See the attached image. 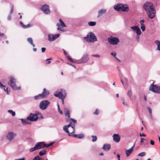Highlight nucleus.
<instances>
[{
    "mask_svg": "<svg viewBox=\"0 0 160 160\" xmlns=\"http://www.w3.org/2000/svg\"><path fill=\"white\" fill-rule=\"evenodd\" d=\"M117 156L118 159V160H120V156L119 154H118L117 155Z\"/></svg>",
    "mask_w": 160,
    "mask_h": 160,
    "instance_id": "59",
    "label": "nucleus"
},
{
    "mask_svg": "<svg viewBox=\"0 0 160 160\" xmlns=\"http://www.w3.org/2000/svg\"><path fill=\"white\" fill-rule=\"evenodd\" d=\"M110 148L111 145L110 144H105L103 145L102 149L104 151H108L110 149Z\"/></svg>",
    "mask_w": 160,
    "mask_h": 160,
    "instance_id": "21",
    "label": "nucleus"
},
{
    "mask_svg": "<svg viewBox=\"0 0 160 160\" xmlns=\"http://www.w3.org/2000/svg\"><path fill=\"white\" fill-rule=\"evenodd\" d=\"M136 39L137 40L138 42H139V37L137 35L136 36Z\"/></svg>",
    "mask_w": 160,
    "mask_h": 160,
    "instance_id": "53",
    "label": "nucleus"
},
{
    "mask_svg": "<svg viewBox=\"0 0 160 160\" xmlns=\"http://www.w3.org/2000/svg\"><path fill=\"white\" fill-rule=\"evenodd\" d=\"M153 82L152 84L149 88V90L151 91L152 92L156 93H160V86H158L157 85H154L153 84Z\"/></svg>",
    "mask_w": 160,
    "mask_h": 160,
    "instance_id": "7",
    "label": "nucleus"
},
{
    "mask_svg": "<svg viewBox=\"0 0 160 160\" xmlns=\"http://www.w3.org/2000/svg\"><path fill=\"white\" fill-rule=\"evenodd\" d=\"M84 39L88 42H93L97 41L95 35L92 32L89 33L86 37H84Z\"/></svg>",
    "mask_w": 160,
    "mask_h": 160,
    "instance_id": "6",
    "label": "nucleus"
},
{
    "mask_svg": "<svg viewBox=\"0 0 160 160\" xmlns=\"http://www.w3.org/2000/svg\"><path fill=\"white\" fill-rule=\"evenodd\" d=\"M20 25L23 28H30V27H32V25L29 24H28L26 25H25L21 22H20Z\"/></svg>",
    "mask_w": 160,
    "mask_h": 160,
    "instance_id": "24",
    "label": "nucleus"
},
{
    "mask_svg": "<svg viewBox=\"0 0 160 160\" xmlns=\"http://www.w3.org/2000/svg\"><path fill=\"white\" fill-rule=\"evenodd\" d=\"M73 62L79 64V63H81V61L80 59L78 60H75L74 61L73 60Z\"/></svg>",
    "mask_w": 160,
    "mask_h": 160,
    "instance_id": "42",
    "label": "nucleus"
},
{
    "mask_svg": "<svg viewBox=\"0 0 160 160\" xmlns=\"http://www.w3.org/2000/svg\"><path fill=\"white\" fill-rule=\"evenodd\" d=\"M8 112L11 114L12 116H14L15 115V112L12 110H8Z\"/></svg>",
    "mask_w": 160,
    "mask_h": 160,
    "instance_id": "30",
    "label": "nucleus"
},
{
    "mask_svg": "<svg viewBox=\"0 0 160 160\" xmlns=\"http://www.w3.org/2000/svg\"><path fill=\"white\" fill-rule=\"evenodd\" d=\"M99 155L100 156H103V153H100L99 154Z\"/></svg>",
    "mask_w": 160,
    "mask_h": 160,
    "instance_id": "64",
    "label": "nucleus"
},
{
    "mask_svg": "<svg viewBox=\"0 0 160 160\" xmlns=\"http://www.w3.org/2000/svg\"><path fill=\"white\" fill-rule=\"evenodd\" d=\"M88 24L90 26H94L96 24V22H88Z\"/></svg>",
    "mask_w": 160,
    "mask_h": 160,
    "instance_id": "33",
    "label": "nucleus"
},
{
    "mask_svg": "<svg viewBox=\"0 0 160 160\" xmlns=\"http://www.w3.org/2000/svg\"><path fill=\"white\" fill-rule=\"evenodd\" d=\"M36 113L37 115V117H38V118L40 117L41 118H43L40 112H36Z\"/></svg>",
    "mask_w": 160,
    "mask_h": 160,
    "instance_id": "36",
    "label": "nucleus"
},
{
    "mask_svg": "<svg viewBox=\"0 0 160 160\" xmlns=\"http://www.w3.org/2000/svg\"><path fill=\"white\" fill-rule=\"evenodd\" d=\"M27 119L31 122L37 121L38 119V117H37L36 112L35 113H30V115L27 117Z\"/></svg>",
    "mask_w": 160,
    "mask_h": 160,
    "instance_id": "11",
    "label": "nucleus"
},
{
    "mask_svg": "<svg viewBox=\"0 0 160 160\" xmlns=\"http://www.w3.org/2000/svg\"><path fill=\"white\" fill-rule=\"evenodd\" d=\"M46 152L47 151L45 149H42L39 152V155L40 156H42L43 155L45 154Z\"/></svg>",
    "mask_w": 160,
    "mask_h": 160,
    "instance_id": "29",
    "label": "nucleus"
},
{
    "mask_svg": "<svg viewBox=\"0 0 160 160\" xmlns=\"http://www.w3.org/2000/svg\"><path fill=\"white\" fill-rule=\"evenodd\" d=\"M67 58L68 59L70 60L71 62H73V60L71 57L69 56H67Z\"/></svg>",
    "mask_w": 160,
    "mask_h": 160,
    "instance_id": "41",
    "label": "nucleus"
},
{
    "mask_svg": "<svg viewBox=\"0 0 160 160\" xmlns=\"http://www.w3.org/2000/svg\"><path fill=\"white\" fill-rule=\"evenodd\" d=\"M59 36V34H57L55 35L49 34L48 36V40L50 42H52L58 38Z\"/></svg>",
    "mask_w": 160,
    "mask_h": 160,
    "instance_id": "12",
    "label": "nucleus"
},
{
    "mask_svg": "<svg viewBox=\"0 0 160 160\" xmlns=\"http://www.w3.org/2000/svg\"><path fill=\"white\" fill-rule=\"evenodd\" d=\"M91 137L92 138V142H95L97 140V137L95 136H92Z\"/></svg>",
    "mask_w": 160,
    "mask_h": 160,
    "instance_id": "37",
    "label": "nucleus"
},
{
    "mask_svg": "<svg viewBox=\"0 0 160 160\" xmlns=\"http://www.w3.org/2000/svg\"><path fill=\"white\" fill-rule=\"evenodd\" d=\"M144 99L145 101H147V97L145 96H144Z\"/></svg>",
    "mask_w": 160,
    "mask_h": 160,
    "instance_id": "63",
    "label": "nucleus"
},
{
    "mask_svg": "<svg viewBox=\"0 0 160 160\" xmlns=\"http://www.w3.org/2000/svg\"><path fill=\"white\" fill-rule=\"evenodd\" d=\"M140 136L141 137H145L146 135L144 134H141L140 133Z\"/></svg>",
    "mask_w": 160,
    "mask_h": 160,
    "instance_id": "55",
    "label": "nucleus"
},
{
    "mask_svg": "<svg viewBox=\"0 0 160 160\" xmlns=\"http://www.w3.org/2000/svg\"><path fill=\"white\" fill-rule=\"evenodd\" d=\"M45 145H46L44 142H39L36 143L34 147L31 148L29 150V151L31 152H32L34 151L43 148H45Z\"/></svg>",
    "mask_w": 160,
    "mask_h": 160,
    "instance_id": "5",
    "label": "nucleus"
},
{
    "mask_svg": "<svg viewBox=\"0 0 160 160\" xmlns=\"http://www.w3.org/2000/svg\"><path fill=\"white\" fill-rule=\"evenodd\" d=\"M113 141L116 142H119L120 140V138L118 134H114L113 135Z\"/></svg>",
    "mask_w": 160,
    "mask_h": 160,
    "instance_id": "18",
    "label": "nucleus"
},
{
    "mask_svg": "<svg viewBox=\"0 0 160 160\" xmlns=\"http://www.w3.org/2000/svg\"><path fill=\"white\" fill-rule=\"evenodd\" d=\"M49 8V7L48 5L45 4L42 7L41 10L44 13L48 14L50 13V11Z\"/></svg>",
    "mask_w": 160,
    "mask_h": 160,
    "instance_id": "14",
    "label": "nucleus"
},
{
    "mask_svg": "<svg viewBox=\"0 0 160 160\" xmlns=\"http://www.w3.org/2000/svg\"><path fill=\"white\" fill-rule=\"evenodd\" d=\"M49 94V92L45 88H44L43 91L41 93L42 98L48 96Z\"/></svg>",
    "mask_w": 160,
    "mask_h": 160,
    "instance_id": "20",
    "label": "nucleus"
},
{
    "mask_svg": "<svg viewBox=\"0 0 160 160\" xmlns=\"http://www.w3.org/2000/svg\"><path fill=\"white\" fill-rule=\"evenodd\" d=\"M122 4L118 3L115 5L114 6V9L117 11H120Z\"/></svg>",
    "mask_w": 160,
    "mask_h": 160,
    "instance_id": "19",
    "label": "nucleus"
},
{
    "mask_svg": "<svg viewBox=\"0 0 160 160\" xmlns=\"http://www.w3.org/2000/svg\"><path fill=\"white\" fill-rule=\"evenodd\" d=\"M46 48H41L42 52H44L46 50Z\"/></svg>",
    "mask_w": 160,
    "mask_h": 160,
    "instance_id": "54",
    "label": "nucleus"
},
{
    "mask_svg": "<svg viewBox=\"0 0 160 160\" xmlns=\"http://www.w3.org/2000/svg\"><path fill=\"white\" fill-rule=\"evenodd\" d=\"M108 40L111 44L117 45L119 40L118 38L110 36L108 38Z\"/></svg>",
    "mask_w": 160,
    "mask_h": 160,
    "instance_id": "9",
    "label": "nucleus"
},
{
    "mask_svg": "<svg viewBox=\"0 0 160 160\" xmlns=\"http://www.w3.org/2000/svg\"><path fill=\"white\" fill-rule=\"evenodd\" d=\"M8 20H10L11 19V15H9L8 17Z\"/></svg>",
    "mask_w": 160,
    "mask_h": 160,
    "instance_id": "58",
    "label": "nucleus"
},
{
    "mask_svg": "<svg viewBox=\"0 0 160 160\" xmlns=\"http://www.w3.org/2000/svg\"><path fill=\"white\" fill-rule=\"evenodd\" d=\"M143 8L146 11L148 17L150 19L154 18L156 15V11L153 4L147 2L143 5Z\"/></svg>",
    "mask_w": 160,
    "mask_h": 160,
    "instance_id": "2",
    "label": "nucleus"
},
{
    "mask_svg": "<svg viewBox=\"0 0 160 160\" xmlns=\"http://www.w3.org/2000/svg\"><path fill=\"white\" fill-rule=\"evenodd\" d=\"M27 41L28 42L32 45L33 47H35V45L33 43V40L32 38H27Z\"/></svg>",
    "mask_w": 160,
    "mask_h": 160,
    "instance_id": "27",
    "label": "nucleus"
},
{
    "mask_svg": "<svg viewBox=\"0 0 160 160\" xmlns=\"http://www.w3.org/2000/svg\"><path fill=\"white\" fill-rule=\"evenodd\" d=\"M127 95L129 97L131 98L132 95V92L131 90H130L128 91Z\"/></svg>",
    "mask_w": 160,
    "mask_h": 160,
    "instance_id": "38",
    "label": "nucleus"
},
{
    "mask_svg": "<svg viewBox=\"0 0 160 160\" xmlns=\"http://www.w3.org/2000/svg\"><path fill=\"white\" fill-rule=\"evenodd\" d=\"M58 112H59V113L60 114H62V112L60 110V107H59V105L58 104Z\"/></svg>",
    "mask_w": 160,
    "mask_h": 160,
    "instance_id": "45",
    "label": "nucleus"
},
{
    "mask_svg": "<svg viewBox=\"0 0 160 160\" xmlns=\"http://www.w3.org/2000/svg\"><path fill=\"white\" fill-rule=\"evenodd\" d=\"M89 58H88V55L86 54H84L80 59L81 63H85L88 61Z\"/></svg>",
    "mask_w": 160,
    "mask_h": 160,
    "instance_id": "16",
    "label": "nucleus"
},
{
    "mask_svg": "<svg viewBox=\"0 0 160 160\" xmlns=\"http://www.w3.org/2000/svg\"><path fill=\"white\" fill-rule=\"evenodd\" d=\"M133 151V150L132 149V148H130L129 149L126 150L125 151V153L126 154V156L127 157H129L130 155L131 154V153Z\"/></svg>",
    "mask_w": 160,
    "mask_h": 160,
    "instance_id": "23",
    "label": "nucleus"
},
{
    "mask_svg": "<svg viewBox=\"0 0 160 160\" xmlns=\"http://www.w3.org/2000/svg\"><path fill=\"white\" fill-rule=\"evenodd\" d=\"M106 11V9H102L99 10L98 12L99 14L98 17L102 16V14L105 13Z\"/></svg>",
    "mask_w": 160,
    "mask_h": 160,
    "instance_id": "26",
    "label": "nucleus"
},
{
    "mask_svg": "<svg viewBox=\"0 0 160 160\" xmlns=\"http://www.w3.org/2000/svg\"><path fill=\"white\" fill-rule=\"evenodd\" d=\"M50 103V102L47 100L42 101L40 103L39 107L42 110H44L47 108Z\"/></svg>",
    "mask_w": 160,
    "mask_h": 160,
    "instance_id": "8",
    "label": "nucleus"
},
{
    "mask_svg": "<svg viewBox=\"0 0 160 160\" xmlns=\"http://www.w3.org/2000/svg\"><path fill=\"white\" fill-rule=\"evenodd\" d=\"M33 160H42V159L39 156L37 155L33 158Z\"/></svg>",
    "mask_w": 160,
    "mask_h": 160,
    "instance_id": "34",
    "label": "nucleus"
},
{
    "mask_svg": "<svg viewBox=\"0 0 160 160\" xmlns=\"http://www.w3.org/2000/svg\"><path fill=\"white\" fill-rule=\"evenodd\" d=\"M10 81L8 82V84L14 90H18L21 88L20 87H17L16 84V80L13 77H9Z\"/></svg>",
    "mask_w": 160,
    "mask_h": 160,
    "instance_id": "4",
    "label": "nucleus"
},
{
    "mask_svg": "<svg viewBox=\"0 0 160 160\" xmlns=\"http://www.w3.org/2000/svg\"><path fill=\"white\" fill-rule=\"evenodd\" d=\"M129 10L127 4H122L120 11L123 12H128Z\"/></svg>",
    "mask_w": 160,
    "mask_h": 160,
    "instance_id": "15",
    "label": "nucleus"
},
{
    "mask_svg": "<svg viewBox=\"0 0 160 160\" xmlns=\"http://www.w3.org/2000/svg\"><path fill=\"white\" fill-rule=\"evenodd\" d=\"M145 22V21L144 19L140 20L139 22L141 25L140 28L142 29V32L145 31L146 28L144 23Z\"/></svg>",
    "mask_w": 160,
    "mask_h": 160,
    "instance_id": "17",
    "label": "nucleus"
},
{
    "mask_svg": "<svg viewBox=\"0 0 160 160\" xmlns=\"http://www.w3.org/2000/svg\"><path fill=\"white\" fill-rule=\"evenodd\" d=\"M54 143V142H51V143H50L48 144H46V145H45V148H48L49 146H52L53 144Z\"/></svg>",
    "mask_w": 160,
    "mask_h": 160,
    "instance_id": "39",
    "label": "nucleus"
},
{
    "mask_svg": "<svg viewBox=\"0 0 160 160\" xmlns=\"http://www.w3.org/2000/svg\"><path fill=\"white\" fill-rule=\"evenodd\" d=\"M67 130L69 131L70 132V131H72V126H70L69 128H68Z\"/></svg>",
    "mask_w": 160,
    "mask_h": 160,
    "instance_id": "51",
    "label": "nucleus"
},
{
    "mask_svg": "<svg viewBox=\"0 0 160 160\" xmlns=\"http://www.w3.org/2000/svg\"><path fill=\"white\" fill-rule=\"evenodd\" d=\"M130 28L133 31L136 32L137 35L139 36L141 34V30L138 26L132 27Z\"/></svg>",
    "mask_w": 160,
    "mask_h": 160,
    "instance_id": "13",
    "label": "nucleus"
},
{
    "mask_svg": "<svg viewBox=\"0 0 160 160\" xmlns=\"http://www.w3.org/2000/svg\"><path fill=\"white\" fill-rule=\"evenodd\" d=\"M3 89L8 94H9V92L8 91V88H5V87H4Z\"/></svg>",
    "mask_w": 160,
    "mask_h": 160,
    "instance_id": "44",
    "label": "nucleus"
},
{
    "mask_svg": "<svg viewBox=\"0 0 160 160\" xmlns=\"http://www.w3.org/2000/svg\"><path fill=\"white\" fill-rule=\"evenodd\" d=\"M17 135V134L14 132H9L6 135V138L9 141H12Z\"/></svg>",
    "mask_w": 160,
    "mask_h": 160,
    "instance_id": "10",
    "label": "nucleus"
},
{
    "mask_svg": "<svg viewBox=\"0 0 160 160\" xmlns=\"http://www.w3.org/2000/svg\"><path fill=\"white\" fill-rule=\"evenodd\" d=\"M54 95L56 97H58V98L61 99L62 102H63L66 97V93L65 90L61 89L59 92H55L54 93Z\"/></svg>",
    "mask_w": 160,
    "mask_h": 160,
    "instance_id": "3",
    "label": "nucleus"
},
{
    "mask_svg": "<svg viewBox=\"0 0 160 160\" xmlns=\"http://www.w3.org/2000/svg\"><path fill=\"white\" fill-rule=\"evenodd\" d=\"M122 101H123L122 103L125 106H128L127 103V102H125L124 101V100L123 99H122Z\"/></svg>",
    "mask_w": 160,
    "mask_h": 160,
    "instance_id": "46",
    "label": "nucleus"
},
{
    "mask_svg": "<svg viewBox=\"0 0 160 160\" xmlns=\"http://www.w3.org/2000/svg\"><path fill=\"white\" fill-rule=\"evenodd\" d=\"M5 86L3 85L1 82H0V88H3Z\"/></svg>",
    "mask_w": 160,
    "mask_h": 160,
    "instance_id": "52",
    "label": "nucleus"
},
{
    "mask_svg": "<svg viewBox=\"0 0 160 160\" xmlns=\"http://www.w3.org/2000/svg\"><path fill=\"white\" fill-rule=\"evenodd\" d=\"M57 25L58 26L57 29L58 30L61 31H63V30L61 27V26L59 23H57Z\"/></svg>",
    "mask_w": 160,
    "mask_h": 160,
    "instance_id": "31",
    "label": "nucleus"
},
{
    "mask_svg": "<svg viewBox=\"0 0 160 160\" xmlns=\"http://www.w3.org/2000/svg\"><path fill=\"white\" fill-rule=\"evenodd\" d=\"M154 43L157 46L156 50H157L160 51V41L158 40H156L154 41Z\"/></svg>",
    "mask_w": 160,
    "mask_h": 160,
    "instance_id": "25",
    "label": "nucleus"
},
{
    "mask_svg": "<svg viewBox=\"0 0 160 160\" xmlns=\"http://www.w3.org/2000/svg\"><path fill=\"white\" fill-rule=\"evenodd\" d=\"M115 58L116 59V60L118 61L119 62H120V60H119L116 57H115Z\"/></svg>",
    "mask_w": 160,
    "mask_h": 160,
    "instance_id": "62",
    "label": "nucleus"
},
{
    "mask_svg": "<svg viewBox=\"0 0 160 160\" xmlns=\"http://www.w3.org/2000/svg\"><path fill=\"white\" fill-rule=\"evenodd\" d=\"M145 152H142L139 153L138 154V156H141V157H143V156H145Z\"/></svg>",
    "mask_w": 160,
    "mask_h": 160,
    "instance_id": "40",
    "label": "nucleus"
},
{
    "mask_svg": "<svg viewBox=\"0 0 160 160\" xmlns=\"http://www.w3.org/2000/svg\"><path fill=\"white\" fill-rule=\"evenodd\" d=\"M65 110L66 111L65 113V115L66 116H68V118L70 117L69 111L68 109L67 108H65Z\"/></svg>",
    "mask_w": 160,
    "mask_h": 160,
    "instance_id": "28",
    "label": "nucleus"
},
{
    "mask_svg": "<svg viewBox=\"0 0 160 160\" xmlns=\"http://www.w3.org/2000/svg\"><path fill=\"white\" fill-rule=\"evenodd\" d=\"M140 139H141L140 142L141 143H142L143 142L144 140H145V139L142 138H141Z\"/></svg>",
    "mask_w": 160,
    "mask_h": 160,
    "instance_id": "57",
    "label": "nucleus"
},
{
    "mask_svg": "<svg viewBox=\"0 0 160 160\" xmlns=\"http://www.w3.org/2000/svg\"><path fill=\"white\" fill-rule=\"evenodd\" d=\"M18 160H25V158H19L18 159H17Z\"/></svg>",
    "mask_w": 160,
    "mask_h": 160,
    "instance_id": "60",
    "label": "nucleus"
},
{
    "mask_svg": "<svg viewBox=\"0 0 160 160\" xmlns=\"http://www.w3.org/2000/svg\"><path fill=\"white\" fill-rule=\"evenodd\" d=\"M76 122V120L70 118V123L67 125L64 126L63 129L66 133L68 134L69 136L81 139L84 137V135L83 134L79 135L73 134L75 131V124Z\"/></svg>",
    "mask_w": 160,
    "mask_h": 160,
    "instance_id": "1",
    "label": "nucleus"
},
{
    "mask_svg": "<svg viewBox=\"0 0 160 160\" xmlns=\"http://www.w3.org/2000/svg\"><path fill=\"white\" fill-rule=\"evenodd\" d=\"M150 144L152 145H154V142L152 140H151L150 141Z\"/></svg>",
    "mask_w": 160,
    "mask_h": 160,
    "instance_id": "56",
    "label": "nucleus"
},
{
    "mask_svg": "<svg viewBox=\"0 0 160 160\" xmlns=\"http://www.w3.org/2000/svg\"><path fill=\"white\" fill-rule=\"evenodd\" d=\"M59 21L60 24V25L63 27H66V25L64 22L62 21L61 19H59Z\"/></svg>",
    "mask_w": 160,
    "mask_h": 160,
    "instance_id": "32",
    "label": "nucleus"
},
{
    "mask_svg": "<svg viewBox=\"0 0 160 160\" xmlns=\"http://www.w3.org/2000/svg\"><path fill=\"white\" fill-rule=\"evenodd\" d=\"M148 111H149V113H150V116L152 117V110H151V108L150 107H148Z\"/></svg>",
    "mask_w": 160,
    "mask_h": 160,
    "instance_id": "43",
    "label": "nucleus"
},
{
    "mask_svg": "<svg viewBox=\"0 0 160 160\" xmlns=\"http://www.w3.org/2000/svg\"><path fill=\"white\" fill-rule=\"evenodd\" d=\"M111 54L115 58V57H116V53L114 52H112L111 53Z\"/></svg>",
    "mask_w": 160,
    "mask_h": 160,
    "instance_id": "50",
    "label": "nucleus"
},
{
    "mask_svg": "<svg viewBox=\"0 0 160 160\" xmlns=\"http://www.w3.org/2000/svg\"><path fill=\"white\" fill-rule=\"evenodd\" d=\"M40 98H42L41 94H39L37 96H35L34 97V98L36 100L39 99Z\"/></svg>",
    "mask_w": 160,
    "mask_h": 160,
    "instance_id": "35",
    "label": "nucleus"
},
{
    "mask_svg": "<svg viewBox=\"0 0 160 160\" xmlns=\"http://www.w3.org/2000/svg\"><path fill=\"white\" fill-rule=\"evenodd\" d=\"M21 120L23 125H25L28 124H30L31 123L28 121L29 120L27 118L25 119H21Z\"/></svg>",
    "mask_w": 160,
    "mask_h": 160,
    "instance_id": "22",
    "label": "nucleus"
},
{
    "mask_svg": "<svg viewBox=\"0 0 160 160\" xmlns=\"http://www.w3.org/2000/svg\"><path fill=\"white\" fill-rule=\"evenodd\" d=\"M94 114L95 115H98L99 114L98 110V109H97L95 112H94Z\"/></svg>",
    "mask_w": 160,
    "mask_h": 160,
    "instance_id": "49",
    "label": "nucleus"
},
{
    "mask_svg": "<svg viewBox=\"0 0 160 160\" xmlns=\"http://www.w3.org/2000/svg\"><path fill=\"white\" fill-rule=\"evenodd\" d=\"M13 6H12L11 9V10L10 11V14L11 15L12 13L13 12Z\"/></svg>",
    "mask_w": 160,
    "mask_h": 160,
    "instance_id": "47",
    "label": "nucleus"
},
{
    "mask_svg": "<svg viewBox=\"0 0 160 160\" xmlns=\"http://www.w3.org/2000/svg\"><path fill=\"white\" fill-rule=\"evenodd\" d=\"M92 57H96L98 58H99L100 57V56L98 54H93L92 55Z\"/></svg>",
    "mask_w": 160,
    "mask_h": 160,
    "instance_id": "48",
    "label": "nucleus"
},
{
    "mask_svg": "<svg viewBox=\"0 0 160 160\" xmlns=\"http://www.w3.org/2000/svg\"><path fill=\"white\" fill-rule=\"evenodd\" d=\"M135 142L134 144L133 145V146L131 148H132V149L133 150V148L135 147Z\"/></svg>",
    "mask_w": 160,
    "mask_h": 160,
    "instance_id": "61",
    "label": "nucleus"
}]
</instances>
